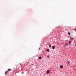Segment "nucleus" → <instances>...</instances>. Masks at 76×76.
<instances>
[{"instance_id":"1","label":"nucleus","mask_w":76,"mask_h":76,"mask_svg":"<svg viewBox=\"0 0 76 76\" xmlns=\"http://www.w3.org/2000/svg\"><path fill=\"white\" fill-rule=\"evenodd\" d=\"M63 66L62 65L60 66V68H61V69H63Z\"/></svg>"},{"instance_id":"2","label":"nucleus","mask_w":76,"mask_h":76,"mask_svg":"<svg viewBox=\"0 0 76 76\" xmlns=\"http://www.w3.org/2000/svg\"><path fill=\"white\" fill-rule=\"evenodd\" d=\"M50 73V71L48 70L47 71V73L48 74V73Z\"/></svg>"},{"instance_id":"3","label":"nucleus","mask_w":76,"mask_h":76,"mask_svg":"<svg viewBox=\"0 0 76 76\" xmlns=\"http://www.w3.org/2000/svg\"><path fill=\"white\" fill-rule=\"evenodd\" d=\"M11 70H12V69H8V71H11Z\"/></svg>"},{"instance_id":"4","label":"nucleus","mask_w":76,"mask_h":76,"mask_svg":"<svg viewBox=\"0 0 76 76\" xmlns=\"http://www.w3.org/2000/svg\"><path fill=\"white\" fill-rule=\"evenodd\" d=\"M41 58H42L41 56H40L39 57V60H41Z\"/></svg>"},{"instance_id":"5","label":"nucleus","mask_w":76,"mask_h":76,"mask_svg":"<svg viewBox=\"0 0 76 76\" xmlns=\"http://www.w3.org/2000/svg\"><path fill=\"white\" fill-rule=\"evenodd\" d=\"M52 48H53V49H54V48H55V46H52Z\"/></svg>"},{"instance_id":"6","label":"nucleus","mask_w":76,"mask_h":76,"mask_svg":"<svg viewBox=\"0 0 76 76\" xmlns=\"http://www.w3.org/2000/svg\"><path fill=\"white\" fill-rule=\"evenodd\" d=\"M47 51H48V52H49V51H50V50H49L48 49H47Z\"/></svg>"},{"instance_id":"7","label":"nucleus","mask_w":76,"mask_h":76,"mask_svg":"<svg viewBox=\"0 0 76 76\" xmlns=\"http://www.w3.org/2000/svg\"><path fill=\"white\" fill-rule=\"evenodd\" d=\"M68 34L69 35H70V33L68 32Z\"/></svg>"},{"instance_id":"8","label":"nucleus","mask_w":76,"mask_h":76,"mask_svg":"<svg viewBox=\"0 0 76 76\" xmlns=\"http://www.w3.org/2000/svg\"><path fill=\"white\" fill-rule=\"evenodd\" d=\"M70 42H71V41H69V44H70Z\"/></svg>"},{"instance_id":"9","label":"nucleus","mask_w":76,"mask_h":76,"mask_svg":"<svg viewBox=\"0 0 76 76\" xmlns=\"http://www.w3.org/2000/svg\"><path fill=\"white\" fill-rule=\"evenodd\" d=\"M65 45H68V43H66L65 44Z\"/></svg>"},{"instance_id":"10","label":"nucleus","mask_w":76,"mask_h":76,"mask_svg":"<svg viewBox=\"0 0 76 76\" xmlns=\"http://www.w3.org/2000/svg\"><path fill=\"white\" fill-rule=\"evenodd\" d=\"M6 72H7V73H8L9 72L7 71H6Z\"/></svg>"},{"instance_id":"11","label":"nucleus","mask_w":76,"mask_h":76,"mask_svg":"<svg viewBox=\"0 0 76 76\" xmlns=\"http://www.w3.org/2000/svg\"><path fill=\"white\" fill-rule=\"evenodd\" d=\"M73 29V30H74L75 31H76V29Z\"/></svg>"},{"instance_id":"12","label":"nucleus","mask_w":76,"mask_h":76,"mask_svg":"<svg viewBox=\"0 0 76 76\" xmlns=\"http://www.w3.org/2000/svg\"><path fill=\"white\" fill-rule=\"evenodd\" d=\"M49 47H51V45H50L49 46Z\"/></svg>"},{"instance_id":"13","label":"nucleus","mask_w":76,"mask_h":76,"mask_svg":"<svg viewBox=\"0 0 76 76\" xmlns=\"http://www.w3.org/2000/svg\"><path fill=\"white\" fill-rule=\"evenodd\" d=\"M68 63H70V61H68Z\"/></svg>"},{"instance_id":"14","label":"nucleus","mask_w":76,"mask_h":76,"mask_svg":"<svg viewBox=\"0 0 76 76\" xmlns=\"http://www.w3.org/2000/svg\"><path fill=\"white\" fill-rule=\"evenodd\" d=\"M6 73H7V72H6L5 73V75H6Z\"/></svg>"},{"instance_id":"15","label":"nucleus","mask_w":76,"mask_h":76,"mask_svg":"<svg viewBox=\"0 0 76 76\" xmlns=\"http://www.w3.org/2000/svg\"><path fill=\"white\" fill-rule=\"evenodd\" d=\"M39 50H40V49H41V48H39Z\"/></svg>"},{"instance_id":"16","label":"nucleus","mask_w":76,"mask_h":76,"mask_svg":"<svg viewBox=\"0 0 76 76\" xmlns=\"http://www.w3.org/2000/svg\"><path fill=\"white\" fill-rule=\"evenodd\" d=\"M48 58H49V56H48Z\"/></svg>"},{"instance_id":"17","label":"nucleus","mask_w":76,"mask_h":76,"mask_svg":"<svg viewBox=\"0 0 76 76\" xmlns=\"http://www.w3.org/2000/svg\"><path fill=\"white\" fill-rule=\"evenodd\" d=\"M71 39H73V38H71Z\"/></svg>"},{"instance_id":"18","label":"nucleus","mask_w":76,"mask_h":76,"mask_svg":"<svg viewBox=\"0 0 76 76\" xmlns=\"http://www.w3.org/2000/svg\"><path fill=\"white\" fill-rule=\"evenodd\" d=\"M75 46H76V44H75Z\"/></svg>"}]
</instances>
